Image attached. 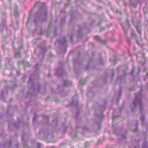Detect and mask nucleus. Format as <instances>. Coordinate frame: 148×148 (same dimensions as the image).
I'll return each mask as SVG.
<instances>
[{
  "instance_id": "obj_1",
  "label": "nucleus",
  "mask_w": 148,
  "mask_h": 148,
  "mask_svg": "<svg viewBox=\"0 0 148 148\" xmlns=\"http://www.w3.org/2000/svg\"><path fill=\"white\" fill-rule=\"evenodd\" d=\"M36 7L38 8V10L36 14L34 21L36 22L46 20L47 17V12L45 3L38 1L34 4L33 8Z\"/></svg>"
},
{
  "instance_id": "obj_2",
  "label": "nucleus",
  "mask_w": 148,
  "mask_h": 148,
  "mask_svg": "<svg viewBox=\"0 0 148 148\" xmlns=\"http://www.w3.org/2000/svg\"><path fill=\"white\" fill-rule=\"evenodd\" d=\"M133 105L135 107H136L138 105H139L140 109L142 110L143 106L141 101V95L140 93L136 95L135 99L134 101Z\"/></svg>"
},
{
  "instance_id": "obj_3",
  "label": "nucleus",
  "mask_w": 148,
  "mask_h": 148,
  "mask_svg": "<svg viewBox=\"0 0 148 148\" xmlns=\"http://www.w3.org/2000/svg\"><path fill=\"white\" fill-rule=\"evenodd\" d=\"M73 64L75 69H77L81 66L82 63L78 59H74L73 60Z\"/></svg>"
},
{
  "instance_id": "obj_4",
  "label": "nucleus",
  "mask_w": 148,
  "mask_h": 148,
  "mask_svg": "<svg viewBox=\"0 0 148 148\" xmlns=\"http://www.w3.org/2000/svg\"><path fill=\"white\" fill-rule=\"evenodd\" d=\"M130 30L131 31L132 36L136 38V42L137 44L138 45L141 44V40H139V39H140V38H139V37H137V35L135 33L134 30L132 28L130 29Z\"/></svg>"
},
{
  "instance_id": "obj_5",
  "label": "nucleus",
  "mask_w": 148,
  "mask_h": 148,
  "mask_svg": "<svg viewBox=\"0 0 148 148\" xmlns=\"http://www.w3.org/2000/svg\"><path fill=\"white\" fill-rule=\"evenodd\" d=\"M60 43L62 45L63 48H64L66 47L67 44V41L66 40L65 37L60 39Z\"/></svg>"
},
{
  "instance_id": "obj_6",
  "label": "nucleus",
  "mask_w": 148,
  "mask_h": 148,
  "mask_svg": "<svg viewBox=\"0 0 148 148\" xmlns=\"http://www.w3.org/2000/svg\"><path fill=\"white\" fill-rule=\"evenodd\" d=\"M1 14L3 15H2L1 17V19L2 20V25L3 27L5 26V12H1Z\"/></svg>"
},
{
  "instance_id": "obj_7",
  "label": "nucleus",
  "mask_w": 148,
  "mask_h": 148,
  "mask_svg": "<svg viewBox=\"0 0 148 148\" xmlns=\"http://www.w3.org/2000/svg\"><path fill=\"white\" fill-rule=\"evenodd\" d=\"M94 38L95 39L98 40L99 41L101 42V43L105 44L106 43V41L105 40H102L101 38L98 36H95Z\"/></svg>"
},
{
  "instance_id": "obj_8",
  "label": "nucleus",
  "mask_w": 148,
  "mask_h": 148,
  "mask_svg": "<svg viewBox=\"0 0 148 148\" xmlns=\"http://www.w3.org/2000/svg\"><path fill=\"white\" fill-rule=\"evenodd\" d=\"M14 16L16 18V21L18 23V12L17 11V8L16 7L14 9Z\"/></svg>"
},
{
  "instance_id": "obj_9",
  "label": "nucleus",
  "mask_w": 148,
  "mask_h": 148,
  "mask_svg": "<svg viewBox=\"0 0 148 148\" xmlns=\"http://www.w3.org/2000/svg\"><path fill=\"white\" fill-rule=\"evenodd\" d=\"M77 97L75 95L73 97L72 99V103L74 105H77Z\"/></svg>"
},
{
  "instance_id": "obj_10",
  "label": "nucleus",
  "mask_w": 148,
  "mask_h": 148,
  "mask_svg": "<svg viewBox=\"0 0 148 148\" xmlns=\"http://www.w3.org/2000/svg\"><path fill=\"white\" fill-rule=\"evenodd\" d=\"M121 89L119 90L118 92V95L117 96H116V99L117 100H119V99L121 98ZM116 95H115V96H114V97L116 98Z\"/></svg>"
},
{
  "instance_id": "obj_11",
  "label": "nucleus",
  "mask_w": 148,
  "mask_h": 148,
  "mask_svg": "<svg viewBox=\"0 0 148 148\" xmlns=\"http://www.w3.org/2000/svg\"><path fill=\"white\" fill-rule=\"evenodd\" d=\"M64 86H68L71 85V82L70 81H64Z\"/></svg>"
},
{
  "instance_id": "obj_12",
  "label": "nucleus",
  "mask_w": 148,
  "mask_h": 148,
  "mask_svg": "<svg viewBox=\"0 0 148 148\" xmlns=\"http://www.w3.org/2000/svg\"><path fill=\"white\" fill-rule=\"evenodd\" d=\"M78 37L79 38H81L82 36L81 28L79 27V29H78Z\"/></svg>"
},
{
  "instance_id": "obj_13",
  "label": "nucleus",
  "mask_w": 148,
  "mask_h": 148,
  "mask_svg": "<svg viewBox=\"0 0 148 148\" xmlns=\"http://www.w3.org/2000/svg\"><path fill=\"white\" fill-rule=\"evenodd\" d=\"M143 148H148V142L145 141L142 145Z\"/></svg>"
},
{
  "instance_id": "obj_14",
  "label": "nucleus",
  "mask_w": 148,
  "mask_h": 148,
  "mask_svg": "<svg viewBox=\"0 0 148 148\" xmlns=\"http://www.w3.org/2000/svg\"><path fill=\"white\" fill-rule=\"evenodd\" d=\"M136 29L137 32L140 34V35L141 33V31L139 29L138 25L136 27Z\"/></svg>"
},
{
  "instance_id": "obj_15",
  "label": "nucleus",
  "mask_w": 148,
  "mask_h": 148,
  "mask_svg": "<svg viewBox=\"0 0 148 148\" xmlns=\"http://www.w3.org/2000/svg\"><path fill=\"white\" fill-rule=\"evenodd\" d=\"M40 86L38 85V86L36 89L34 88V93H36V92H39V89H40Z\"/></svg>"
},
{
  "instance_id": "obj_16",
  "label": "nucleus",
  "mask_w": 148,
  "mask_h": 148,
  "mask_svg": "<svg viewBox=\"0 0 148 148\" xmlns=\"http://www.w3.org/2000/svg\"><path fill=\"white\" fill-rule=\"evenodd\" d=\"M105 108V106L103 105L99 107V109L101 112L103 111L104 110Z\"/></svg>"
},
{
  "instance_id": "obj_17",
  "label": "nucleus",
  "mask_w": 148,
  "mask_h": 148,
  "mask_svg": "<svg viewBox=\"0 0 148 148\" xmlns=\"http://www.w3.org/2000/svg\"><path fill=\"white\" fill-rule=\"evenodd\" d=\"M86 82L85 80L84 79H82L80 80L79 83L82 85H84Z\"/></svg>"
},
{
  "instance_id": "obj_18",
  "label": "nucleus",
  "mask_w": 148,
  "mask_h": 148,
  "mask_svg": "<svg viewBox=\"0 0 148 148\" xmlns=\"http://www.w3.org/2000/svg\"><path fill=\"white\" fill-rule=\"evenodd\" d=\"M145 117L143 115H142L140 118V119L142 121V125L143 126V122L145 120Z\"/></svg>"
},
{
  "instance_id": "obj_19",
  "label": "nucleus",
  "mask_w": 148,
  "mask_h": 148,
  "mask_svg": "<svg viewBox=\"0 0 148 148\" xmlns=\"http://www.w3.org/2000/svg\"><path fill=\"white\" fill-rule=\"evenodd\" d=\"M15 56L16 58H19L20 57V54L19 52L16 53L15 54Z\"/></svg>"
},
{
  "instance_id": "obj_20",
  "label": "nucleus",
  "mask_w": 148,
  "mask_h": 148,
  "mask_svg": "<svg viewBox=\"0 0 148 148\" xmlns=\"http://www.w3.org/2000/svg\"><path fill=\"white\" fill-rule=\"evenodd\" d=\"M72 1V0H68V3L65 4V7H67L69 6L70 5L71 2Z\"/></svg>"
},
{
  "instance_id": "obj_21",
  "label": "nucleus",
  "mask_w": 148,
  "mask_h": 148,
  "mask_svg": "<svg viewBox=\"0 0 148 148\" xmlns=\"http://www.w3.org/2000/svg\"><path fill=\"white\" fill-rule=\"evenodd\" d=\"M115 58V56H113V57H112L110 58V61L111 62H115V60L114 59V58Z\"/></svg>"
},
{
  "instance_id": "obj_22",
  "label": "nucleus",
  "mask_w": 148,
  "mask_h": 148,
  "mask_svg": "<svg viewBox=\"0 0 148 148\" xmlns=\"http://www.w3.org/2000/svg\"><path fill=\"white\" fill-rule=\"evenodd\" d=\"M122 28H123V31H124V33H125V35H127V31L126 30L125 28H124V27L123 26V25H122Z\"/></svg>"
},
{
  "instance_id": "obj_23",
  "label": "nucleus",
  "mask_w": 148,
  "mask_h": 148,
  "mask_svg": "<svg viewBox=\"0 0 148 148\" xmlns=\"http://www.w3.org/2000/svg\"><path fill=\"white\" fill-rule=\"evenodd\" d=\"M126 24L128 26V27H130V24L129 23V20L127 19L126 20Z\"/></svg>"
},
{
  "instance_id": "obj_24",
  "label": "nucleus",
  "mask_w": 148,
  "mask_h": 148,
  "mask_svg": "<svg viewBox=\"0 0 148 148\" xmlns=\"http://www.w3.org/2000/svg\"><path fill=\"white\" fill-rule=\"evenodd\" d=\"M99 63L101 64H104L105 62L103 61L102 59H101L100 61H99Z\"/></svg>"
},
{
  "instance_id": "obj_25",
  "label": "nucleus",
  "mask_w": 148,
  "mask_h": 148,
  "mask_svg": "<svg viewBox=\"0 0 148 148\" xmlns=\"http://www.w3.org/2000/svg\"><path fill=\"white\" fill-rule=\"evenodd\" d=\"M131 39L130 38H127V41L129 44H131Z\"/></svg>"
},
{
  "instance_id": "obj_26",
  "label": "nucleus",
  "mask_w": 148,
  "mask_h": 148,
  "mask_svg": "<svg viewBox=\"0 0 148 148\" xmlns=\"http://www.w3.org/2000/svg\"><path fill=\"white\" fill-rule=\"evenodd\" d=\"M89 145V143L88 142H86L85 143V145L86 147H87Z\"/></svg>"
},
{
  "instance_id": "obj_27",
  "label": "nucleus",
  "mask_w": 148,
  "mask_h": 148,
  "mask_svg": "<svg viewBox=\"0 0 148 148\" xmlns=\"http://www.w3.org/2000/svg\"><path fill=\"white\" fill-rule=\"evenodd\" d=\"M41 146V144L40 143H38L37 145V148H40Z\"/></svg>"
},
{
  "instance_id": "obj_28",
  "label": "nucleus",
  "mask_w": 148,
  "mask_h": 148,
  "mask_svg": "<svg viewBox=\"0 0 148 148\" xmlns=\"http://www.w3.org/2000/svg\"><path fill=\"white\" fill-rule=\"evenodd\" d=\"M73 32H72L71 35L70 36V39L71 40H73Z\"/></svg>"
},
{
  "instance_id": "obj_29",
  "label": "nucleus",
  "mask_w": 148,
  "mask_h": 148,
  "mask_svg": "<svg viewBox=\"0 0 148 148\" xmlns=\"http://www.w3.org/2000/svg\"><path fill=\"white\" fill-rule=\"evenodd\" d=\"M32 76H31L29 77V83H30L32 81Z\"/></svg>"
},
{
  "instance_id": "obj_30",
  "label": "nucleus",
  "mask_w": 148,
  "mask_h": 148,
  "mask_svg": "<svg viewBox=\"0 0 148 148\" xmlns=\"http://www.w3.org/2000/svg\"><path fill=\"white\" fill-rule=\"evenodd\" d=\"M16 148H18L19 144L17 141H16Z\"/></svg>"
},
{
  "instance_id": "obj_31",
  "label": "nucleus",
  "mask_w": 148,
  "mask_h": 148,
  "mask_svg": "<svg viewBox=\"0 0 148 148\" xmlns=\"http://www.w3.org/2000/svg\"><path fill=\"white\" fill-rule=\"evenodd\" d=\"M46 50L44 48L42 49L41 51L40 54H41L42 53V51H44V52H45L46 51Z\"/></svg>"
},
{
  "instance_id": "obj_32",
  "label": "nucleus",
  "mask_w": 148,
  "mask_h": 148,
  "mask_svg": "<svg viewBox=\"0 0 148 148\" xmlns=\"http://www.w3.org/2000/svg\"><path fill=\"white\" fill-rule=\"evenodd\" d=\"M24 148H29V147L26 145H24Z\"/></svg>"
},
{
  "instance_id": "obj_33",
  "label": "nucleus",
  "mask_w": 148,
  "mask_h": 148,
  "mask_svg": "<svg viewBox=\"0 0 148 148\" xmlns=\"http://www.w3.org/2000/svg\"><path fill=\"white\" fill-rule=\"evenodd\" d=\"M79 114V112L78 111H77L76 112V119H77V118L78 115Z\"/></svg>"
},
{
  "instance_id": "obj_34",
  "label": "nucleus",
  "mask_w": 148,
  "mask_h": 148,
  "mask_svg": "<svg viewBox=\"0 0 148 148\" xmlns=\"http://www.w3.org/2000/svg\"><path fill=\"white\" fill-rule=\"evenodd\" d=\"M132 1H133V0H130V3H131V4L132 5H133L134 4V3Z\"/></svg>"
},
{
  "instance_id": "obj_35",
  "label": "nucleus",
  "mask_w": 148,
  "mask_h": 148,
  "mask_svg": "<svg viewBox=\"0 0 148 148\" xmlns=\"http://www.w3.org/2000/svg\"><path fill=\"white\" fill-rule=\"evenodd\" d=\"M38 66V64H36V66H35V68H36V69H37L38 68H37V67Z\"/></svg>"
},
{
  "instance_id": "obj_36",
  "label": "nucleus",
  "mask_w": 148,
  "mask_h": 148,
  "mask_svg": "<svg viewBox=\"0 0 148 148\" xmlns=\"http://www.w3.org/2000/svg\"><path fill=\"white\" fill-rule=\"evenodd\" d=\"M36 118L35 117H34L33 119V121L34 122L36 121Z\"/></svg>"
},
{
  "instance_id": "obj_37",
  "label": "nucleus",
  "mask_w": 148,
  "mask_h": 148,
  "mask_svg": "<svg viewBox=\"0 0 148 148\" xmlns=\"http://www.w3.org/2000/svg\"><path fill=\"white\" fill-rule=\"evenodd\" d=\"M12 141L11 140H10V142H9V145H10L12 144Z\"/></svg>"
},
{
  "instance_id": "obj_38",
  "label": "nucleus",
  "mask_w": 148,
  "mask_h": 148,
  "mask_svg": "<svg viewBox=\"0 0 148 148\" xmlns=\"http://www.w3.org/2000/svg\"><path fill=\"white\" fill-rule=\"evenodd\" d=\"M116 116H113V121L116 118Z\"/></svg>"
},
{
  "instance_id": "obj_39",
  "label": "nucleus",
  "mask_w": 148,
  "mask_h": 148,
  "mask_svg": "<svg viewBox=\"0 0 148 148\" xmlns=\"http://www.w3.org/2000/svg\"><path fill=\"white\" fill-rule=\"evenodd\" d=\"M50 23H50V24H49V26H48V27H49V29H48V31H49V27H50Z\"/></svg>"
},
{
  "instance_id": "obj_40",
  "label": "nucleus",
  "mask_w": 148,
  "mask_h": 148,
  "mask_svg": "<svg viewBox=\"0 0 148 148\" xmlns=\"http://www.w3.org/2000/svg\"><path fill=\"white\" fill-rule=\"evenodd\" d=\"M137 128H136V129H135L134 130V131L135 132H137Z\"/></svg>"
},
{
  "instance_id": "obj_41",
  "label": "nucleus",
  "mask_w": 148,
  "mask_h": 148,
  "mask_svg": "<svg viewBox=\"0 0 148 148\" xmlns=\"http://www.w3.org/2000/svg\"><path fill=\"white\" fill-rule=\"evenodd\" d=\"M56 73H59V70L58 69L56 71Z\"/></svg>"
},
{
  "instance_id": "obj_42",
  "label": "nucleus",
  "mask_w": 148,
  "mask_h": 148,
  "mask_svg": "<svg viewBox=\"0 0 148 148\" xmlns=\"http://www.w3.org/2000/svg\"><path fill=\"white\" fill-rule=\"evenodd\" d=\"M130 148H131V147H130ZM138 147L137 146H134V148H137Z\"/></svg>"
},
{
  "instance_id": "obj_43",
  "label": "nucleus",
  "mask_w": 148,
  "mask_h": 148,
  "mask_svg": "<svg viewBox=\"0 0 148 148\" xmlns=\"http://www.w3.org/2000/svg\"><path fill=\"white\" fill-rule=\"evenodd\" d=\"M56 28L55 27V28L54 29V31L56 32Z\"/></svg>"
},
{
  "instance_id": "obj_44",
  "label": "nucleus",
  "mask_w": 148,
  "mask_h": 148,
  "mask_svg": "<svg viewBox=\"0 0 148 148\" xmlns=\"http://www.w3.org/2000/svg\"><path fill=\"white\" fill-rule=\"evenodd\" d=\"M20 122H19L18 123V125L17 126V127H18V126H19L20 125Z\"/></svg>"
},
{
  "instance_id": "obj_45",
  "label": "nucleus",
  "mask_w": 148,
  "mask_h": 148,
  "mask_svg": "<svg viewBox=\"0 0 148 148\" xmlns=\"http://www.w3.org/2000/svg\"><path fill=\"white\" fill-rule=\"evenodd\" d=\"M147 76L148 77V72L146 74Z\"/></svg>"
},
{
  "instance_id": "obj_46",
  "label": "nucleus",
  "mask_w": 148,
  "mask_h": 148,
  "mask_svg": "<svg viewBox=\"0 0 148 148\" xmlns=\"http://www.w3.org/2000/svg\"><path fill=\"white\" fill-rule=\"evenodd\" d=\"M146 86H147V87L148 88V83L147 84H146Z\"/></svg>"
},
{
  "instance_id": "obj_47",
  "label": "nucleus",
  "mask_w": 148,
  "mask_h": 148,
  "mask_svg": "<svg viewBox=\"0 0 148 148\" xmlns=\"http://www.w3.org/2000/svg\"><path fill=\"white\" fill-rule=\"evenodd\" d=\"M126 137L125 136H122V138H126Z\"/></svg>"
},
{
  "instance_id": "obj_48",
  "label": "nucleus",
  "mask_w": 148,
  "mask_h": 148,
  "mask_svg": "<svg viewBox=\"0 0 148 148\" xmlns=\"http://www.w3.org/2000/svg\"><path fill=\"white\" fill-rule=\"evenodd\" d=\"M3 91H2V95H3Z\"/></svg>"
},
{
  "instance_id": "obj_49",
  "label": "nucleus",
  "mask_w": 148,
  "mask_h": 148,
  "mask_svg": "<svg viewBox=\"0 0 148 148\" xmlns=\"http://www.w3.org/2000/svg\"><path fill=\"white\" fill-rule=\"evenodd\" d=\"M89 64H88V67L89 66Z\"/></svg>"
},
{
  "instance_id": "obj_50",
  "label": "nucleus",
  "mask_w": 148,
  "mask_h": 148,
  "mask_svg": "<svg viewBox=\"0 0 148 148\" xmlns=\"http://www.w3.org/2000/svg\"><path fill=\"white\" fill-rule=\"evenodd\" d=\"M133 70H134V69H132V72H133Z\"/></svg>"
},
{
  "instance_id": "obj_51",
  "label": "nucleus",
  "mask_w": 148,
  "mask_h": 148,
  "mask_svg": "<svg viewBox=\"0 0 148 148\" xmlns=\"http://www.w3.org/2000/svg\"><path fill=\"white\" fill-rule=\"evenodd\" d=\"M14 126H16V124H15H15H14Z\"/></svg>"
},
{
  "instance_id": "obj_52",
  "label": "nucleus",
  "mask_w": 148,
  "mask_h": 148,
  "mask_svg": "<svg viewBox=\"0 0 148 148\" xmlns=\"http://www.w3.org/2000/svg\"><path fill=\"white\" fill-rule=\"evenodd\" d=\"M97 1H100V0H97Z\"/></svg>"
},
{
  "instance_id": "obj_53",
  "label": "nucleus",
  "mask_w": 148,
  "mask_h": 148,
  "mask_svg": "<svg viewBox=\"0 0 148 148\" xmlns=\"http://www.w3.org/2000/svg\"><path fill=\"white\" fill-rule=\"evenodd\" d=\"M72 132H71V134H71V135H72Z\"/></svg>"
},
{
  "instance_id": "obj_54",
  "label": "nucleus",
  "mask_w": 148,
  "mask_h": 148,
  "mask_svg": "<svg viewBox=\"0 0 148 148\" xmlns=\"http://www.w3.org/2000/svg\"><path fill=\"white\" fill-rule=\"evenodd\" d=\"M76 135H75V137H76Z\"/></svg>"
},
{
  "instance_id": "obj_55",
  "label": "nucleus",
  "mask_w": 148,
  "mask_h": 148,
  "mask_svg": "<svg viewBox=\"0 0 148 148\" xmlns=\"http://www.w3.org/2000/svg\"><path fill=\"white\" fill-rule=\"evenodd\" d=\"M132 110H133V108H132Z\"/></svg>"
},
{
  "instance_id": "obj_56",
  "label": "nucleus",
  "mask_w": 148,
  "mask_h": 148,
  "mask_svg": "<svg viewBox=\"0 0 148 148\" xmlns=\"http://www.w3.org/2000/svg\"><path fill=\"white\" fill-rule=\"evenodd\" d=\"M64 20H63V22H64Z\"/></svg>"
},
{
  "instance_id": "obj_57",
  "label": "nucleus",
  "mask_w": 148,
  "mask_h": 148,
  "mask_svg": "<svg viewBox=\"0 0 148 148\" xmlns=\"http://www.w3.org/2000/svg\"><path fill=\"white\" fill-rule=\"evenodd\" d=\"M44 54V53H42V54Z\"/></svg>"
},
{
  "instance_id": "obj_58",
  "label": "nucleus",
  "mask_w": 148,
  "mask_h": 148,
  "mask_svg": "<svg viewBox=\"0 0 148 148\" xmlns=\"http://www.w3.org/2000/svg\"><path fill=\"white\" fill-rule=\"evenodd\" d=\"M53 122H54V120H53Z\"/></svg>"
}]
</instances>
